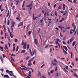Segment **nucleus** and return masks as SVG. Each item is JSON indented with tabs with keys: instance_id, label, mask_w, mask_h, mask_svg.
Listing matches in <instances>:
<instances>
[{
	"instance_id": "nucleus-1",
	"label": "nucleus",
	"mask_w": 78,
	"mask_h": 78,
	"mask_svg": "<svg viewBox=\"0 0 78 78\" xmlns=\"http://www.w3.org/2000/svg\"><path fill=\"white\" fill-rule=\"evenodd\" d=\"M23 49H26L27 48V42L24 43V44L23 47Z\"/></svg>"
},
{
	"instance_id": "nucleus-2",
	"label": "nucleus",
	"mask_w": 78,
	"mask_h": 78,
	"mask_svg": "<svg viewBox=\"0 0 78 78\" xmlns=\"http://www.w3.org/2000/svg\"><path fill=\"white\" fill-rule=\"evenodd\" d=\"M74 37H73L69 39L70 42L71 43L73 41V40H74Z\"/></svg>"
},
{
	"instance_id": "nucleus-3",
	"label": "nucleus",
	"mask_w": 78,
	"mask_h": 78,
	"mask_svg": "<svg viewBox=\"0 0 78 78\" xmlns=\"http://www.w3.org/2000/svg\"><path fill=\"white\" fill-rule=\"evenodd\" d=\"M32 5H33V4L31 3L29 5H27L26 6V7H27V8H30V7L32 6Z\"/></svg>"
},
{
	"instance_id": "nucleus-4",
	"label": "nucleus",
	"mask_w": 78,
	"mask_h": 78,
	"mask_svg": "<svg viewBox=\"0 0 78 78\" xmlns=\"http://www.w3.org/2000/svg\"><path fill=\"white\" fill-rule=\"evenodd\" d=\"M55 44L56 45H58V46H59V48H61V45L59 44V43L57 41H55Z\"/></svg>"
},
{
	"instance_id": "nucleus-5",
	"label": "nucleus",
	"mask_w": 78,
	"mask_h": 78,
	"mask_svg": "<svg viewBox=\"0 0 78 78\" xmlns=\"http://www.w3.org/2000/svg\"><path fill=\"white\" fill-rule=\"evenodd\" d=\"M34 42L35 43V44L37 45V39H34Z\"/></svg>"
},
{
	"instance_id": "nucleus-6",
	"label": "nucleus",
	"mask_w": 78,
	"mask_h": 78,
	"mask_svg": "<svg viewBox=\"0 0 78 78\" xmlns=\"http://www.w3.org/2000/svg\"><path fill=\"white\" fill-rule=\"evenodd\" d=\"M22 25H23V22L19 23L18 24V27H19L20 26H22Z\"/></svg>"
},
{
	"instance_id": "nucleus-7",
	"label": "nucleus",
	"mask_w": 78,
	"mask_h": 78,
	"mask_svg": "<svg viewBox=\"0 0 78 78\" xmlns=\"http://www.w3.org/2000/svg\"><path fill=\"white\" fill-rule=\"evenodd\" d=\"M14 25H15V22L13 21L11 27H14Z\"/></svg>"
},
{
	"instance_id": "nucleus-8",
	"label": "nucleus",
	"mask_w": 78,
	"mask_h": 78,
	"mask_svg": "<svg viewBox=\"0 0 78 78\" xmlns=\"http://www.w3.org/2000/svg\"><path fill=\"white\" fill-rule=\"evenodd\" d=\"M73 75L76 76V77H77V78H78V75H77V74L76 73H74L73 74Z\"/></svg>"
},
{
	"instance_id": "nucleus-9",
	"label": "nucleus",
	"mask_w": 78,
	"mask_h": 78,
	"mask_svg": "<svg viewBox=\"0 0 78 78\" xmlns=\"http://www.w3.org/2000/svg\"><path fill=\"white\" fill-rule=\"evenodd\" d=\"M63 70H64V72H66V73H69V72L66 70L65 68H63Z\"/></svg>"
},
{
	"instance_id": "nucleus-10",
	"label": "nucleus",
	"mask_w": 78,
	"mask_h": 78,
	"mask_svg": "<svg viewBox=\"0 0 78 78\" xmlns=\"http://www.w3.org/2000/svg\"><path fill=\"white\" fill-rule=\"evenodd\" d=\"M6 77L7 78H9V76H8V75L5 74L4 76V78H6Z\"/></svg>"
},
{
	"instance_id": "nucleus-11",
	"label": "nucleus",
	"mask_w": 78,
	"mask_h": 78,
	"mask_svg": "<svg viewBox=\"0 0 78 78\" xmlns=\"http://www.w3.org/2000/svg\"><path fill=\"white\" fill-rule=\"evenodd\" d=\"M26 51L25 50H23L21 51L20 53H25Z\"/></svg>"
},
{
	"instance_id": "nucleus-12",
	"label": "nucleus",
	"mask_w": 78,
	"mask_h": 78,
	"mask_svg": "<svg viewBox=\"0 0 78 78\" xmlns=\"http://www.w3.org/2000/svg\"><path fill=\"white\" fill-rule=\"evenodd\" d=\"M0 59L1 61V62L2 63H3V58L2 56L0 55Z\"/></svg>"
},
{
	"instance_id": "nucleus-13",
	"label": "nucleus",
	"mask_w": 78,
	"mask_h": 78,
	"mask_svg": "<svg viewBox=\"0 0 78 78\" xmlns=\"http://www.w3.org/2000/svg\"><path fill=\"white\" fill-rule=\"evenodd\" d=\"M72 26L73 28H75V27L76 28V26H75V23H73L72 24Z\"/></svg>"
},
{
	"instance_id": "nucleus-14",
	"label": "nucleus",
	"mask_w": 78,
	"mask_h": 78,
	"mask_svg": "<svg viewBox=\"0 0 78 78\" xmlns=\"http://www.w3.org/2000/svg\"><path fill=\"white\" fill-rule=\"evenodd\" d=\"M63 10H65V9H66V5H65V4H63Z\"/></svg>"
},
{
	"instance_id": "nucleus-15",
	"label": "nucleus",
	"mask_w": 78,
	"mask_h": 78,
	"mask_svg": "<svg viewBox=\"0 0 78 78\" xmlns=\"http://www.w3.org/2000/svg\"><path fill=\"white\" fill-rule=\"evenodd\" d=\"M63 47L64 48H65V50H66V51H67V47H66V46H63Z\"/></svg>"
},
{
	"instance_id": "nucleus-16",
	"label": "nucleus",
	"mask_w": 78,
	"mask_h": 78,
	"mask_svg": "<svg viewBox=\"0 0 78 78\" xmlns=\"http://www.w3.org/2000/svg\"><path fill=\"white\" fill-rule=\"evenodd\" d=\"M29 74H28V76H31V72L30 71H29Z\"/></svg>"
},
{
	"instance_id": "nucleus-17",
	"label": "nucleus",
	"mask_w": 78,
	"mask_h": 78,
	"mask_svg": "<svg viewBox=\"0 0 78 78\" xmlns=\"http://www.w3.org/2000/svg\"><path fill=\"white\" fill-rule=\"evenodd\" d=\"M58 28H59L60 29H61L62 31V27L61 26H58Z\"/></svg>"
},
{
	"instance_id": "nucleus-18",
	"label": "nucleus",
	"mask_w": 78,
	"mask_h": 78,
	"mask_svg": "<svg viewBox=\"0 0 78 78\" xmlns=\"http://www.w3.org/2000/svg\"><path fill=\"white\" fill-rule=\"evenodd\" d=\"M66 14H67V10H65L64 13L63 14V16H65V15H66Z\"/></svg>"
},
{
	"instance_id": "nucleus-19",
	"label": "nucleus",
	"mask_w": 78,
	"mask_h": 78,
	"mask_svg": "<svg viewBox=\"0 0 78 78\" xmlns=\"http://www.w3.org/2000/svg\"><path fill=\"white\" fill-rule=\"evenodd\" d=\"M46 15H47V12H45L44 13V18H45L46 17V16H45Z\"/></svg>"
},
{
	"instance_id": "nucleus-20",
	"label": "nucleus",
	"mask_w": 78,
	"mask_h": 78,
	"mask_svg": "<svg viewBox=\"0 0 78 78\" xmlns=\"http://www.w3.org/2000/svg\"><path fill=\"white\" fill-rule=\"evenodd\" d=\"M29 58H30V56H27L26 58V60H28V59H29Z\"/></svg>"
},
{
	"instance_id": "nucleus-21",
	"label": "nucleus",
	"mask_w": 78,
	"mask_h": 78,
	"mask_svg": "<svg viewBox=\"0 0 78 78\" xmlns=\"http://www.w3.org/2000/svg\"><path fill=\"white\" fill-rule=\"evenodd\" d=\"M10 36L11 38H12V37H13V35L12 36V32H10Z\"/></svg>"
},
{
	"instance_id": "nucleus-22",
	"label": "nucleus",
	"mask_w": 78,
	"mask_h": 78,
	"mask_svg": "<svg viewBox=\"0 0 78 78\" xmlns=\"http://www.w3.org/2000/svg\"><path fill=\"white\" fill-rule=\"evenodd\" d=\"M32 65V64L30 62V63H28L27 65L28 66H31Z\"/></svg>"
},
{
	"instance_id": "nucleus-23",
	"label": "nucleus",
	"mask_w": 78,
	"mask_h": 78,
	"mask_svg": "<svg viewBox=\"0 0 78 78\" xmlns=\"http://www.w3.org/2000/svg\"><path fill=\"white\" fill-rule=\"evenodd\" d=\"M76 42L75 41H73V44H72V46H74V45H75V43Z\"/></svg>"
},
{
	"instance_id": "nucleus-24",
	"label": "nucleus",
	"mask_w": 78,
	"mask_h": 78,
	"mask_svg": "<svg viewBox=\"0 0 78 78\" xmlns=\"http://www.w3.org/2000/svg\"><path fill=\"white\" fill-rule=\"evenodd\" d=\"M9 10H8V13H7V16H6L7 17H8V16H9Z\"/></svg>"
},
{
	"instance_id": "nucleus-25",
	"label": "nucleus",
	"mask_w": 78,
	"mask_h": 78,
	"mask_svg": "<svg viewBox=\"0 0 78 78\" xmlns=\"http://www.w3.org/2000/svg\"><path fill=\"white\" fill-rule=\"evenodd\" d=\"M30 46V45L28 44L27 45V50H28L29 49V47Z\"/></svg>"
},
{
	"instance_id": "nucleus-26",
	"label": "nucleus",
	"mask_w": 78,
	"mask_h": 78,
	"mask_svg": "<svg viewBox=\"0 0 78 78\" xmlns=\"http://www.w3.org/2000/svg\"><path fill=\"white\" fill-rule=\"evenodd\" d=\"M18 50H19V46H17L16 48V51H18Z\"/></svg>"
},
{
	"instance_id": "nucleus-27",
	"label": "nucleus",
	"mask_w": 78,
	"mask_h": 78,
	"mask_svg": "<svg viewBox=\"0 0 78 78\" xmlns=\"http://www.w3.org/2000/svg\"><path fill=\"white\" fill-rule=\"evenodd\" d=\"M76 2V0H74L73 2L74 3H77V2Z\"/></svg>"
},
{
	"instance_id": "nucleus-28",
	"label": "nucleus",
	"mask_w": 78,
	"mask_h": 78,
	"mask_svg": "<svg viewBox=\"0 0 78 78\" xmlns=\"http://www.w3.org/2000/svg\"><path fill=\"white\" fill-rule=\"evenodd\" d=\"M29 51L30 52V54L31 55H32V52H31V50L30 49Z\"/></svg>"
},
{
	"instance_id": "nucleus-29",
	"label": "nucleus",
	"mask_w": 78,
	"mask_h": 78,
	"mask_svg": "<svg viewBox=\"0 0 78 78\" xmlns=\"http://www.w3.org/2000/svg\"><path fill=\"white\" fill-rule=\"evenodd\" d=\"M11 59V60L13 61H14V62L15 61H14V58H12V57H10Z\"/></svg>"
},
{
	"instance_id": "nucleus-30",
	"label": "nucleus",
	"mask_w": 78,
	"mask_h": 78,
	"mask_svg": "<svg viewBox=\"0 0 78 78\" xmlns=\"http://www.w3.org/2000/svg\"><path fill=\"white\" fill-rule=\"evenodd\" d=\"M15 42H18V40H17V38H16L15 39Z\"/></svg>"
},
{
	"instance_id": "nucleus-31",
	"label": "nucleus",
	"mask_w": 78,
	"mask_h": 78,
	"mask_svg": "<svg viewBox=\"0 0 78 78\" xmlns=\"http://www.w3.org/2000/svg\"><path fill=\"white\" fill-rule=\"evenodd\" d=\"M5 48H6L7 50H8V47H7V44H6L5 45Z\"/></svg>"
},
{
	"instance_id": "nucleus-32",
	"label": "nucleus",
	"mask_w": 78,
	"mask_h": 78,
	"mask_svg": "<svg viewBox=\"0 0 78 78\" xmlns=\"http://www.w3.org/2000/svg\"><path fill=\"white\" fill-rule=\"evenodd\" d=\"M31 31H29L28 32V34H29V35H30L31 34Z\"/></svg>"
},
{
	"instance_id": "nucleus-33",
	"label": "nucleus",
	"mask_w": 78,
	"mask_h": 78,
	"mask_svg": "<svg viewBox=\"0 0 78 78\" xmlns=\"http://www.w3.org/2000/svg\"><path fill=\"white\" fill-rule=\"evenodd\" d=\"M53 72H54V70H51L50 71V73H53Z\"/></svg>"
},
{
	"instance_id": "nucleus-34",
	"label": "nucleus",
	"mask_w": 78,
	"mask_h": 78,
	"mask_svg": "<svg viewBox=\"0 0 78 78\" xmlns=\"http://www.w3.org/2000/svg\"><path fill=\"white\" fill-rule=\"evenodd\" d=\"M49 45H50V44H48L46 47H45V48H48Z\"/></svg>"
},
{
	"instance_id": "nucleus-35",
	"label": "nucleus",
	"mask_w": 78,
	"mask_h": 78,
	"mask_svg": "<svg viewBox=\"0 0 78 78\" xmlns=\"http://www.w3.org/2000/svg\"><path fill=\"white\" fill-rule=\"evenodd\" d=\"M61 9V5H59V7H58V9Z\"/></svg>"
},
{
	"instance_id": "nucleus-36",
	"label": "nucleus",
	"mask_w": 78,
	"mask_h": 78,
	"mask_svg": "<svg viewBox=\"0 0 78 78\" xmlns=\"http://www.w3.org/2000/svg\"><path fill=\"white\" fill-rule=\"evenodd\" d=\"M21 44L23 45H24V42H23V40L22 41V43H21Z\"/></svg>"
},
{
	"instance_id": "nucleus-37",
	"label": "nucleus",
	"mask_w": 78,
	"mask_h": 78,
	"mask_svg": "<svg viewBox=\"0 0 78 78\" xmlns=\"http://www.w3.org/2000/svg\"><path fill=\"white\" fill-rule=\"evenodd\" d=\"M36 19H37V17H33V20H36Z\"/></svg>"
},
{
	"instance_id": "nucleus-38",
	"label": "nucleus",
	"mask_w": 78,
	"mask_h": 78,
	"mask_svg": "<svg viewBox=\"0 0 78 78\" xmlns=\"http://www.w3.org/2000/svg\"><path fill=\"white\" fill-rule=\"evenodd\" d=\"M16 19H17V20H19V21H20V18L16 17Z\"/></svg>"
},
{
	"instance_id": "nucleus-39",
	"label": "nucleus",
	"mask_w": 78,
	"mask_h": 78,
	"mask_svg": "<svg viewBox=\"0 0 78 78\" xmlns=\"http://www.w3.org/2000/svg\"><path fill=\"white\" fill-rule=\"evenodd\" d=\"M9 25V20H8L7 22V25Z\"/></svg>"
},
{
	"instance_id": "nucleus-40",
	"label": "nucleus",
	"mask_w": 78,
	"mask_h": 78,
	"mask_svg": "<svg viewBox=\"0 0 78 78\" xmlns=\"http://www.w3.org/2000/svg\"><path fill=\"white\" fill-rule=\"evenodd\" d=\"M0 48H1L2 51L3 50V48L2 46L0 47Z\"/></svg>"
},
{
	"instance_id": "nucleus-41",
	"label": "nucleus",
	"mask_w": 78,
	"mask_h": 78,
	"mask_svg": "<svg viewBox=\"0 0 78 78\" xmlns=\"http://www.w3.org/2000/svg\"><path fill=\"white\" fill-rule=\"evenodd\" d=\"M38 72H39V73H38L37 75H39H39H41V73H40V71H39Z\"/></svg>"
},
{
	"instance_id": "nucleus-42",
	"label": "nucleus",
	"mask_w": 78,
	"mask_h": 78,
	"mask_svg": "<svg viewBox=\"0 0 78 78\" xmlns=\"http://www.w3.org/2000/svg\"><path fill=\"white\" fill-rule=\"evenodd\" d=\"M55 15L56 17L58 16V14H57V12H56V11H55Z\"/></svg>"
},
{
	"instance_id": "nucleus-43",
	"label": "nucleus",
	"mask_w": 78,
	"mask_h": 78,
	"mask_svg": "<svg viewBox=\"0 0 78 78\" xmlns=\"http://www.w3.org/2000/svg\"><path fill=\"white\" fill-rule=\"evenodd\" d=\"M73 56V53H72V52H71V57L72 58V56Z\"/></svg>"
},
{
	"instance_id": "nucleus-44",
	"label": "nucleus",
	"mask_w": 78,
	"mask_h": 78,
	"mask_svg": "<svg viewBox=\"0 0 78 78\" xmlns=\"http://www.w3.org/2000/svg\"><path fill=\"white\" fill-rule=\"evenodd\" d=\"M13 72H12V71H10L9 73H12V75H13V74L12 73Z\"/></svg>"
},
{
	"instance_id": "nucleus-45",
	"label": "nucleus",
	"mask_w": 78,
	"mask_h": 78,
	"mask_svg": "<svg viewBox=\"0 0 78 78\" xmlns=\"http://www.w3.org/2000/svg\"><path fill=\"white\" fill-rule=\"evenodd\" d=\"M16 2V5H17L18 4V3H19V1H17L16 0L15 1Z\"/></svg>"
},
{
	"instance_id": "nucleus-46",
	"label": "nucleus",
	"mask_w": 78,
	"mask_h": 78,
	"mask_svg": "<svg viewBox=\"0 0 78 78\" xmlns=\"http://www.w3.org/2000/svg\"><path fill=\"white\" fill-rule=\"evenodd\" d=\"M56 4H55L54 5V8L55 9V8H56Z\"/></svg>"
},
{
	"instance_id": "nucleus-47",
	"label": "nucleus",
	"mask_w": 78,
	"mask_h": 78,
	"mask_svg": "<svg viewBox=\"0 0 78 78\" xmlns=\"http://www.w3.org/2000/svg\"><path fill=\"white\" fill-rule=\"evenodd\" d=\"M70 27H66L65 28V29H70Z\"/></svg>"
},
{
	"instance_id": "nucleus-48",
	"label": "nucleus",
	"mask_w": 78,
	"mask_h": 78,
	"mask_svg": "<svg viewBox=\"0 0 78 78\" xmlns=\"http://www.w3.org/2000/svg\"><path fill=\"white\" fill-rule=\"evenodd\" d=\"M28 28H29V26H27V31H28Z\"/></svg>"
},
{
	"instance_id": "nucleus-49",
	"label": "nucleus",
	"mask_w": 78,
	"mask_h": 78,
	"mask_svg": "<svg viewBox=\"0 0 78 78\" xmlns=\"http://www.w3.org/2000/svg\"><path fill=\"white\" fill-rule=\"evenodd\" d=\"M60 36L61 37H62L63 36V35L61 34V33L60 32Z\"/></svg>"
},
{
	"instance_id": "nucleus-50",
	"label": "nucleus",
	"mask_w": 78,
	"mask_h": 78,
	"mask_svg": "<svg viewBox=\"0 0 78 78\" xmlns=\"http://www.w3.org/2000/svg\"><path fill=\"white\" fill-rule=\"evenodd\" d=\"M11 30H12V33H14V31H13V28L12 27L11 28Z\"/></svg>"
},
{
	"instance_id": "nucleus-51",
	"label": "nucleus",
	"mask_w": 78,
	"mask_h": 78,
	"mask_svg": "<svg viewBox=\"0 0 78 78\" xmlns=\"http://www.w3.org/2000/svg\"><path fill=\"white\" fill-rule=\"evenodd\" d=\"M44 66H45V64H44L43 65L41 66V68H43V67H44Z\"/></svg>"
},
{
	"instance_id": "nucleus-52",
	"label": "nucleus",
	"mask_w": 78,
	"mask_h": 78,
	"mask_svg": "<svg viewBox=\"0 0 78 78\" xmlns=\"http://www.w3.org/2000/svg\"><path fill=\"white\" fill-rule=\"evenodd\" d=\"M66 37H63V41H65V40H66Z\"/></svg>"
},
{
	"instance_id": "nucleus-53",
	"label": "nucleus",
	"mask_w": 78,
	"mask_h": 78,
	"mask_svg": "<svg viewBox=\"0 0 78 78\" xmlns=\"http://www.w3.org/2000/svg\"><path fill=\"white\" fill-rule=\"evenodd\" d=\"M4 33H5V38L6 39V33H5V32Z\"/></svg>"
},
{
	"instance_id": "nucleus-54",
	"label": "nucleus",
	"mask_w": 78,
	"mask_h": 78,
	"mask_svg": "<svg viewBox=\"0 0 78 78\" xmlns=\"http://www.w3.org/2000/svg\"><path fill=\"white\" fill-rule=\"evenodd\" d=\"M15 51V47H13V51Z\"/></svg>"
},
{
	"instance_id": "nucleus-55",
	"label": "nucleus",
	"mask_w": 78,
	"mask_h": 78,
	"mask_svg": "<svg viewBox=\"0 0 78 78\" xmlns=\"http://www.w3.org/2000/svg\"><path fill=\"white\" fill-rule=\"evenodd\" d=\"M33 59H34V58H31L30 60V61H33Z\"/></svg>"
},
{
	"instance_id": "nucleus-56",
	"label": "nucleus",
	"mask_w": 78,
	"mask_h": 78,
	"mask_svg": "<svg viewBox=\"0 0 78 78\" xmlns=\"http://www.w3.org/2000/svg\"><path fill=\"white\" fill-rule=\"evenodd\" d=\"M73 70L74 71H76V70H78V69H73Z\"/></svg>"
},
{
	"instance_id": "nucleus-57",
	"label": "nucleus",
	"mask_w": 78,
	"mask_h": 78,
	"mask_svg": "<svg viewBox=\"0 0 78 78\" xmlns=\"http://www.w3.org/2000/svg\"><path fill=\"white\" fill-rule=\"evenodd\" d=\"M76 29V28L75 27H74V30H73V32H75V29Z\"/></svg>"
},
{
	"instance_id": "nucleus-58",
	"label": "nucleus",
	"mask_w": 78,
	"mask_h": 78,
	"mask_svg": "<svg viewBox=\"0 0 78 78\" xmlns=\"http://www.w3.org/2000/svg\"><path fill=\"white\" fill-rule=\"evenodd\" d=\"M44 21L45 22V23H47V21H46V19H45V18H44Z\"/></svg>"
},
{
	"instance_id": "nucleus-59",
	"label": "nucleus",
	"mask_w": 78,
	"mask_h": 78,
	"mask_svg": "<svg viewBox=\"0 0 78 78\" xmlns=\"http://www.w3.org/2000/svg\"><path fill=\"white\" fill-rule=\"evenodd\" d=\"M11 56H16V55H13V54H12L11 55Z\"/></svg>"
},
{
	"instance_id": "nucleus-60",
	"label": "nucleus",
	"mask_w": 78,
	"mask_h": 78,
	"mask_svg": "<svg viewBox=\"0 0 78 78\" xmlns=\"http://www.w3.org/2000/svg\"><path fill=\"white\" fill-rule=\"evenodd\" d=\"M66 69H69V68L68 67V66H66Z\"/></svg>"
},
{
	"instance_id": "nucleus-61",
	"label": "nucleus",
	"mask_w": 78,
	"mask_h": 78,
	"mask_svg": "<svg viewBox=\"0 0 78 78\" xmlns=\"http://www.w3.org/2000/svg\"><path fill=\"white\" fill-rule=\"evenodd\" d=\"M55 76H58V73H56V74L55 75Z\"/></svg>"
},
{
	"instance_id": "nucleus-62",
	"label": "nucleus",
	"mask_w": 78,
	"mask_h": 78,
	"mask_svg": "<svg viewBox=\"0 0 78 78\" xmlns=\"http://www.w3.org/2000/svg\"><path fill=\"white\" fill-rule=\"evenodd\" d=\"M35 63H36V61H34L33 62L34 65H35Z\"/></svg>"
},
{
	"instance_id": "nucleus-63",
	"label": "nucleus",
	"mask_w": 78,
	"mask_h": 78,
	"mask_svg": "<svg viewBox=\"0 0 78 78\" xmlns=\"http://www.w3.org/2000/svg\"><path fill=\"white\" fill-rule=\"evenodd\" d=\"M75 61H78V58L76 57L75 59Z\"/></svg>"
},
{
	"instance_id": "nucleus-64",
	"label": "nucleus",
	"mask_w": 78,
	"mask_h": 78,
	"mask_svg": "<svg viewBox=\"0 0 78 78\" xmlns=\"http://www.w3.org/2000/svg\"><path fill=\"white\" fill-rule=\"evenodd\" d=\"M6 73H8V72H9V70H7L6 71Z\"/></svg>"
}]
</instances>
